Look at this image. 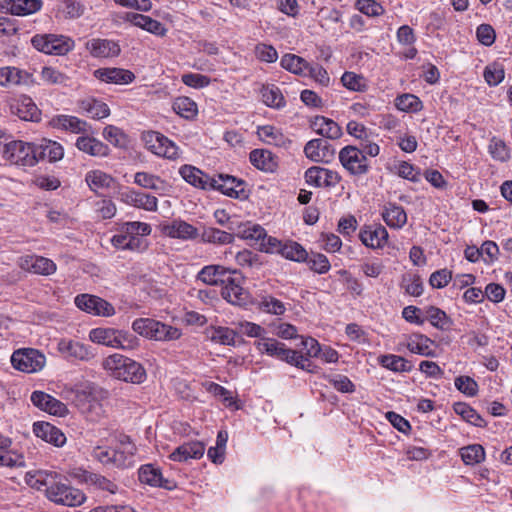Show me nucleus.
<instances>
[{
  "mask_svg": "<svg viewBox=\"0 0 512 512\" xmlns=\"http://www.w3.org/2000/svg\"><path fill=\"white\" fill-rule=\"evenodd\" d=\"M75 145L78 150L93 157H106L110 151L102 141L88 135L79 136Z\"/></svg>",
  "mask_w": 512,
  "mask_h": 512,
  "instance_id": "c756f323",
  "label": "nucleus"
},
{
  "mask_svg": "<svg viewBox=\"0 0 512 512\" xmlns=\"http://www.w3.org/2000/svg\"><path fill=\"white\" fill-rule=\"evenodd\" d=\"M261 95L263 102L269 107L280 108L285 105V99L280 89L275 85L263 86Z\"/></svg>",
  "mask_w": 512,
  "mask_h": 512,
  "instance_id": "4d7b16f0",
  "label": "nucleus"
},
{
  "mask_svg": "<svg viewBox=\"0 0 512 512\" xmlns=\"http://www.w3.org/2000/svg\"><path fill=\"white\" fill-rule=\"evenodd\" d=\"M121 230L131 242H139L138 252L144 251L147 248V241L144 237L151 233L152 229L149 224L138 221L126 222L121 226Z\"/></svg>",
  "mask_w": 512,
  "mask_h": 512,
  "instance_id": "a878e982",
  "label": "nucleus"
},
{
  "mask_svg": "<svg viewBox=\"0 0 512 512\" xmlns=\"http://www.w3.org/2000/svg\"><path fill=\"white\" fill-rule=\"evenodd\" d=\"M488 150L492 158L497 161L505 162L510 158L509 149L502 140L496 137L490 140Z\"/></svg>",
  "mask_w": 512,
  "mask_h": 512,
  "instance_id": "338daca9",
  "label": "nucleus"
},
{
  "mask_svg": "<svg viewBox=\"0 0 512 512\" xmlns=\"http://www.w3.org/2000/svg\"><path fill=\"white\" fill-rule=\"evenodd\" d=\"M341 82L346 88L353 91H365L367 88L365 78L354 72H345L341 77Z\"/></svg>",
  "mask_w": 512,
  "mask_h": 512,
  "instance_id": "774afa93",
  "label": "nucleus"
},
{
  "mask_svg": "<svg viewBox=\"0 0 512 512\" xmlns=\"http://www.w3.org/2000/svg\"><path fill=\"white\" fill-rule=\"evenodd\" d=\"M339 161L352 175H363L369 170V163L363 152L355 146H345L339 152Z\"/></svg>",
  "mask_w": 512,
  "mask_h": 512,
  "instance_id": "9d476101",
  "label": "nucleus"
},
{
  "mask_svg": "<svg viewBox=\"0 0 512 512\" xmlns=\"http://www.w3.org/2000/svg\"><path fill=\"white\" fill-rule=\"evenodd\" d=\"M42 7L41 0H9L7 10L17 16H24L39 11Z\"/></svg>",
  "mask_w": 512,
  "mask_h": 512,
  "instance_id": "c03bdc74",
  "label": "nucleus"
},
{
  "mask_svg": "<svg viewBox=\"0 0 512 512\" xmlns=\"http://www.w3.org/2000/svg\"><path fill=\"white\" fill-rule=\"evenodd\" d=\"M31 44L36 50L50 55H65L75 46L72 38L57 34H37L32 37Z\"/></svg>",
  "mask_w": 512,
  "mask_h": 512,
  "instance_id": "423d86ee",
  "label": "nucleus"
},
{
  "mask_svg": "<svg viewBox=\"0 0 512 512\" xmlns=\"http://www.w3.org/2000/svg\"><path fill=\"white\" fill-rule=\"evenodd\" d=\"M307 158L313 162L330 163L335 157V148L327 140L312 139L304 147Z\"/></svg>",
  "mask_w": 512,
  "mask_h": 512,
  "instance_id": "2eb2a0df",
  "label": "nucleus"
},
{
  "mask_svg": "<svg viewBox=\"0 0 512 512\" xmlns=\"http://www.w3.org/2000/svg\"><path fill=\"white\" fill-rule=\"evenodd\" d=\"M134 182L143 188L151 189L159 193L164 192L167 187L163 179L147 172H137L134 176Z\"/></svg>",
  "mask_w": 512,
  "mask_h": 512,
  "instance_id": "09e8293b",
  "label": "nucleus"
},
{
  "mask_svg": "<svg viewBox=\"0 0 512 512\" xmlns=\"http://www.w3.org/2000/svg\"><path fill=\"white\" fill-rule=\"evenodd\" d=\"M207 336L214 343L235 346L237 331L229 327L211 326L207 329Z\"/></svg>",
  "mask_w": 512,
  "mask_h": 512,
  "instance_id": "58836bf2",
  "label": "nucleus"
},
{
  "mask_svg": "<svg viewBox=\"0 0 512 512\" xmlns=\"http://www.w3.org/2000/svg\"><path fill=\"white\" fill-rule=\"evenodd\" d=\"M355 8L368 17H378L384 14V7L375 0H357Z\"/></svg>",
  "mask_w": 512,
  "mask_h": 512,
  "instance_id": "0e129e2a",
  "label": "nucleus"
},
{
  "mask_svg": "<svg viewBox=\"0 0 512 512\" xmlns=\"http://www.w3.org/2000/svg\"><path fill=\"white\" fill-rule=\"evenodd\" d=\"M237 236L256 245L259 239L266 236V230L259 224L245 222L238 225Z\"/></svg>",
  "mask_w": 512,
  "mask_h": 512,
  "instance_id": "de8ad7c7",
  "label": "nucleus"
},
{
  "mask_svg": "<svg viewBox=\"0 0 512 512\" xmlns=\"http://www.w3.org/2000/svg\"><path fill=\"white\" fill-rule=\"evenodd\" d=\"M313 130L328 139H338L342 136L341 127L332 119L326 118L324 116H317L312 121Z\"/></svg>",
  "mask_w": 512,
  "mask_h": 512,
  "instance_id": "f704fd0d",
  "label": "nucleus"
},
{
  "mask_svg": "<svg viewBox=\"0 0 512 512\" xmlns=\"http://www.w3.org/2000/svg\"><path fill=\"white\" fill-rule=\"evenodd\" d=\"M230 271L221 265H208L201 269L198 279L208 285L224 283Z\"/></svg>",
  "mask_w": 512,
  "mask_h": 512,
  "instance_id": "ea45409f",
  "label": "nucleus"
},
{
  "mask_svg": "<svg viewBox=\"0 0 512 512\" xmlns=\"http://www.w3.org/2000/svg\"><path fill=\"white\" fill-rule=\"evenodd\" d=\"M257 350L262 354L277 358L285 361L302 370L311 372V362L307 360L297 350L289 349L284 343L277 341L274 338L264 337L255 342Z\"/></svg>",
  "mask_w": 512,
  "mask_h": 512,
  "instance_id": "7ed1b4c3",
  "label": "nucleus"
},
{
  "mask_svg": "<svg viewBox=\"0 0 512 512\" xmlns=\"http://www.w3.org/2000/svg\"><path fill=\"white\" fill-rule=\"evenodd\" d=\"M85 47L94 58H113L121 52L118 42L110 39L93 38L86 42Z\"/></svg>",
  "mask_w": 512,
  "mask_h": 512,
  "instance_id": "6ab92c4d",
  "label": "nucleus"
},
{
  "mask_svg": "<svg viewBox=\"0 0 512 512\" xmlns=\"http://www.w3.org/2000/svg\"><path fill=\"white\" fill-rule=\"evenodd\" d=\"M33 432L38 438L57 447L63 446L66 442L65 435L48 422H35L33 424Z\"/></svg>",
  "mask_w": 512,
  "mask_h": 512,
  "instance_id": "bb28decb",
  "label": "nucleus"
},
{
  "mask_svg": "<svg viewBox=\"0 0 512 512\" xmlns=\"http://www.w3.org/2000/svg\"><path fill=\"white\" fill-rule=\"evenodd\" d=\"M257 135L263 142L277 147H287L291 143L290 139L280 129L271 125L258 127Z\"/></svg>",
  "mask_w": 512,
  "mask_h": 512,
  "instance_id": "e433bc0d",
  "label": "nucleus"
},
{
  "mask_svg": "<svg viewBox=\"0 0 512 512\" xmlns=\"http://www.w3.org/2000/svg\"><path fill=\"white\" fill-rule=\"evenodd\" d=\"M33 83L32 74L16 67L0 68V85L2 87L30 85Z\"/></svg>",
  "mask_w": 512,
  "mask_h": 512,
  "instance_id": "b1692460",
  "label": "nucleus"
},
{
  "mask_svg": "<svg viewBox=\"0 0 512 512\" xmlns=\"http://www.w3.org/2000/svg\"><path fill=\"white\" fill-rule=\"evenodd\" d=\"M305 180L307 184L315 187H335L341 180L338 172L319 166H313L306 170Z\"/></svg>",
  "mask_w": 512,
  "mask_h": 512,
  "instance_id": "dca6fc26",
  "label": "nucleus"
},
{
  "mask_svg": "<svg viewBox=\"0 0 512 512\" xmlns=\"http://www.w3.org/2000/svg\"><path fill=\"white\" fill-rule=\"evenodd\" d=\"M205 444L198 440L184 442L176 447L169 455V459L176 462H187L188 460H198L205 453Z\"/></svg>",
  "mask_w": 512,
  "mask_h": 512,
  "instance_id": "412c9836",
  "label": "nucleus"
},
{
  "mask_svg": "<svg viewBox=\"0 0 512 512\" xmlns=\"http://www.w3.org/2000/svg\"><path fill=\"white\" fill-rule=\"evenodd\" d=\"M12 366L24 373H37L46 365V356L34 348H22L13 352Z\"/></svg>",
  "mask_w": 512,
  "mask_h": 512,
  "instance_id": "6e6552de",
  "label": "nucleus"
},
{
  "mask_svg": "<svg viewBox=\"0 0 512 512\" xmlns=\"http://www.w3.org/2000/svg\"><path fill=\"white\" fill-rule=\"evenodd\" d=\"M162 233L170 238L193 240L199 235L198 229L181 219H174L161 226Z\"/></svg>",
  "mask_w": 512,
  "mask_h": 512,
  "instance_id": "aec40b11",
  "label": "nucleus"
},
{
  "mask_svg": "<svg viewBox=\"0 0 512 512\" xmlns=\"http://www.w3.org/2000/svg\"><path fill=\"white\" fill-rule=\"evenodd\" d=\"M280 254L284 258L296 262H304L308 258V253L303 246L294 241L282 244Z\"/></svg>",
  "mask_w": 512,
  "mask_h": 512,
  "instance_id": "5fc2aeb1",
  "label": "nucleus"
},
{
  "mask_svg": "<svg viewBox=\"0 0 512 512\" xmlns=\"http://www.w3.org/2000/svg\"><path fill=\"white\" fill-rule=\"evenodd\" d=\"M460 455L466 465H476L485 459V451L480 444H472L461 448Z\"/></svg>",
  "mask_w": 512,
  "mask_h": 512,
  "instance_id": "6e6d98bb",
  "label": "nucleus"
},
{
  "mask_svg": "<svg viewBox=\"0 0 512 512\" xmlns=\"http://www.w3.org/2000/svg\"><path fill=\"white\" fill-rule=\"evenodd\" d=\"M225 284L222 288V296L228 302L236 305H242L247 302L248 293L245 289L236 281V279L227 276Z\"/></svg>",
  "mask_w": 512,
  "mask_h": 512,
  "instance_id": "473e14b6",
  "label": "nucleus"
},
{
  "mask_svg": "<svg viewBox=\"0 0 512 512\" xmlns=\"http://www.w3.org/2000/svg\"><path fill=\"white\" fill-rule=\"evenodd\" d=\"M384 222L394 229L402 228L407 222V214L405 210L394 203H387L382 211Z\"/></svg>",
  "mask_w": 512,
  "mask_h": 512,
  "instance_id": "c9c22d12",
  "label": "nucleus"
},
{
  "mask_svg": "<svg viewBox=\"0 0 512 512\" xmlns=\"http://www.w3.org/2000/svg\"><path fill=\"white\" fill-rule=\"evenodd\" d=\"M426 316L431 325L437 329L445 330L451 324V320L447 314L443 310L434 306H430L426 309Z\"/></svg>",
  "mask_w": 512,
  "mask_h": 512,
  "instance_id": "052dcab7",
  "label": "nucleus"
},
{
  "mask_svg": "<svg viewBox=\"0 0 512 512\" xmlns=\"http://www.w3.org/2000/svg\"><path fill=\"white\" fill-rule=\"evenodd\" d=\"M106 398L107 391L96 387H87L77 391L75 404L88 421L99 422L106 416L103 405V400Z\"/></svg>",
  "mask_w": 512,
  "mask_h": 512,
  "instance_id": "20e7f679",
  "label": "nucleus"
},
{
  "mask_svg": "<svg viewBox=\"0 0 512 512\" xmlns=\"http://www.w3.org/2000/svg\"><path fill=\"white\" fill-rule=\"evenodd\" d=\"M504 75L503 66L496 62L486 66L483 73L484 79L489 86L500 84L504 79Z\"/></svg>",
  "mask_w": 512,
  "mask_h": 512,
  "instance_id": "e2e57ef3",
  "label": "nucleus"
},
{
  "mask_svg": "<svg viewBox=\"0 0 512 512\" xmlns=\"http://www.w3.org/2000/svg\"><path fill=\"white\" fill-rule=\"evenodd\" d=\"M17 264L24 271L43 276L52 275L57 269L51 259L38 255L21 256Z\"/></svg>",
  "mask_w": 512,
  "mask_h": 512,
  "instance_id": "4468645a",
  "label": "nucleus"
},
{
  "mask_svg": "<svg viewBox=\"0 0 512 512\" xmlns=\"http://www.w3.org/2000/svg\"><path fill=\"white\" fill-rule=\"evenodd\" d=\"M89 339L114 349L133 350L138 347V339L134 335L113 328H94L89 333Z\"/></svg>",
  "mask_w": 512,
  "mask_h": 512,
  "instance_id": "39448f33",
  "label": "nucleus"
},
{
  "mask_svg": "<svg viewBox=\"0 0 512 512\" xmlns=\"http://www.w3.org/2000/svg\"><path fill=\"white\" fill-rule=\"evenodd\" d=\"M361 242L370 248H380L388 240V232L385 227L379 225L375 228L366 227L360 231Z\"/></svg>",
  "mask_w": 512,
  "mask_h": 512,
  "instance_id": "2f4dec72",
  "label": "nucleus"
},
{
  "mask_svg": "<svg viewBox=\"0 0 512 512\" xmlns=\"http://www.w3.org/2000/svg\"><path fill=\"white\" fill-rule=\"evenodd\" d=\"M234 325L237 335L242 334L247 337L258 338V340L265 337L266 331L259 324L244 320L234 323Z\"/></svg>",
  "mask_w": 512,
  "mask_h": 512,
  "instance_id": "680f3d73",
  "label": "nucleus"
},
{
  "mask_svg": "<svg viewBox=\"0 0 512 512\" xmlns=\"http://www.w3.org/2000/svg\"><path fill=\"white\" fill-rule=\"evenodd\" d=\"M51 123L56 128L68 130L72 133L85 132L87 127L85 121L70 115H58L52 119Z\"/></svg>",
  "mask_w": 512,
  "mask_h": 512,
  "instance_id": "49530a36",
  "label": "nucleus"
},
{
  "mask_svg": "<svg viewBox=\"0 0 512 512\" xmlns=\"http://www.w3.org/2000/svg\"><path fill=\"white\" fill-rule=\"evenodd\" d=\"M80 108L93 119H103L109 116L108 105L94 98H87L80 102Z\"/></svg>",
  "mask_w": 512,
  "mask_h": 512,
  "instance_id": "a18cd8bd",
  "label": "nucleus"
},
{
  "mask_svg": "<svg viewBox=\"0 0 512 512\" xmlns=\"http://www.w3.org/2000/svg\"><path fill=\"white\" fill-rule=\"evenodd\" d=\"M142 139L147 149L157 156L169 160H176L180 156L179 147L159 132L144 133Z\"/></svg>",
  "mask_w": 512,
  "mask_h": 512,
  "instance_id": "1a4fd4ad",
  "label": "nucleus"
},
{
  "mask_svg": "<svg viewBox=\"0 0 512 512\" xmlns=\"http://www.w3.org/2000/svg\"><path fill=\"white\" fill-rule=\"evenodd\" d=\"M433 341L423 334H412L407 339V349L414 354L422 356H433L434 352L431 348Z\"/></svg>",
  "mask_w": 512,
  "mask_h": 512,
  "instance_id": "a19ab883",
  "label": "nucleus"
},
{
  "mask_svg": "<svg viewBox=\"0 0 512 512\" xmlns=\"http://www.w3.org/2000/svg\"><path fill=\"white\" fill-rule=\"evenodd\" d=\"M3 156L11 164L21 167H33L37 164L35 143L21 140L6 143Z\"/></svg>",
  "mask_w": 512,
  "mask_h": 512,
  "instance_id": "0eeeda50",
  "label": "nucleus"
},
{
  "mask_svg": "<svg viewBox=\"0 0 512 512\" xmlns=\"http://www.w3.org/2000/svg\"><path fill=\"white\" fill-rule=\"evenodd\" d=\"M211 182L210 188L218 190L229 197L238 198L240 192L243 191V181L230 175L219 174L217 177H212Z\"/></svg>",
  "mask_w": 512,
  "mask_h": 512,
  "instance_id": "393cba45",
  "label": "nucleus"
},
{
  "mask_svg": "<svg viewBox=\"0 0 512 512\" xmlns=\"http://www.w3.org/2000/svg\"><path fill=\"white\" fill-rule=\"evenodd\" d=\"M280 65L285 70L300 76H307L309 63L302 57L294 54H285L282 56Z\"/></svg>",
  "mask_w": 512,
  "mask_h": 512,
  "instance_id": "8fccbe9b",
  "label": "nucleus"
},
{
  "mask_svg": "<svg viewBox=\"0 0 512 512\" xmlns=\"http://www.w3.org/2000/svg\"><path fill=\"white\" fill-rule=\"evenodd\" d=\"M172 108L176 114L185 118L193 119L197 113V104L189 97H178L174 100Z\"/></svg>",
  "mask_w": 512,
  "mask_h": 512,
  "instance_id": "603ef678",
  "label": "nucleus"
},
{
  "mask_svg": "<svg viewBox=\"0 0 512 512\" xmlns=\"http://www.w3.org/2000/svg\"><path fill=\"white\" fill-rule=\"evenodd\" d=\"M93 75L104 83L116 85L130 84L135 80V75L132 71L118 67L99 68L93 72Z\"/></svg>",
  "mask_w": 512,
  "mask_h": 512,
  "instance_id": "a211bd4d",
  "label": "nucleus"
},
{
  "mask_svg": "<svg viewBox=\"0 0 512 512\" xmlns=\"http://www.w3.org/2000/svg\"><path fill=\"white\" fill-rule=\"evenodd\" d=\"M378 361L381 366L393 372H409L411 370V365L409 362L405 358L398 355H381L378 358Z\"/></svg>",
  "mask_w": 512,
  "mask_h": 512,
  "instance_id": "3c124183",
  "label": "nucleus"
},
{
  "mask_svg": "<svg viewBox=\"0 0 512 512\" xmlns=\"http://www.w3.org/2000/svg\"><path fill=\"white\" fill-rule=\"evenodd\" d=\"M85 182L93 192L100 193L112 188L114 179L110 174L96 169L86 173Z\"/></svg>",
  "mask_w": 512,
  "mask_h": 512,
  "instance_id": "72a5a7b5",
  "label": "nucleus"
},
{
  "mask_svg": "<svg viewBox=\"0 0 512 512\" xmlns=\"http://www.w3.org/2000/svg\"><path fill=\"white\" fill-rule=\"evenodd\" d=\"M454 411L455 413L460 415L463 418V420L474 426L482 427L485 425L484 419L471 406H469L466 403L454 404Z\"/></svg>",
  "mask_w": 512,
  "mask_h": 512,
  "instance_id": "13d9d810",
  "label": "nucleus"
},
{
  "mask_svg": "<svg viewBox=\"0 0 512 512\" xmlns=\"http://www.w3.org/2000/svg\"><path fill=\"white\" fill-rule=\"evenodd\" d=\"M395 106L404 112H417L422 109V102L417 96L406 93L395 99Z\"/></svg>",
  "mask_w": 512,
  "mask_h": 512,
  "instance_id": "bf43d9fd",
  "label": "nucleus"
},
{
  "mask_svg": "<svg viewBox=\"0 0 512 512\" xmlns=\"http://www.w3.org/2000/svg\"><path fill=\"white\" fill-rule=\"evenodd\" d=\"M181 177L196 188L210 189L211 178L200 169L192 165H183L179 169Z\"/></svg>",
  "mask_w": 512,
  "mask_h": 512,
  "instance_id": "7c9ffc66",
  "label": "nucleus"
},
{
  "mask_svg": "<svg viewBox=\"0 0 512 512\" xmlns=\"http://www.w3.org/2000/svg\"><path fill=\"white\" fill-rule=\"evenodd\" d=\"M11 112L25 121L40 120V110L29 96L22 95L11 104Z\"/></svg>",
  "mask_w": 512,
  "mask_h": 512,
  "instance_id": "5701e85b",
  "label": "nucleus"
},
{
  "mask_svg": "<svg viewBox=\"0 0 512 512\" xmlns=\"http://www.w3.org/2000/svg\"><path fill=\"white\" fill-rule=\"evenodd\" d=\"M102 366L112 377L125 382L141 384L147 378L146 370L139 362L122 354L108 356Z\"/></svg>",
  "mask_w": 512,
  "mask_h": 512,
  "instance_id": "f03ea898",
  "label": "nucleus"
},
{
  "mask_svg": "<svg viewBox=\"0 0 512 512\" xmlns=\"http://www.w3.org/2000/svg\"><path fill=\"white\" fill-rule=\"evenodd\" d=\"M103 138L115 147H125L127 144L126 135L123 131L113 125H108L103 130Z\"/></svg>",
  "mask_w": 512,
  "mask_h": 512,
  "instance_id": "69168bd1",
  "label": "nucleus"
},
{
  "mask_svg": "<svg viewBox=\"0 0 512 512\" xmlns=\"http://www.w3.org/2000/svg\"><path fill=\"white\" fill-rule=\"evenodd\" d=\"M251 164L264 172H273L277 168V161L274 155L265 149H254L250 152Z\"/></svg>",
  "mask_w": 512,
  "mask_h": 512,
  "instance_id": "4c0bfd02",
  "label": "nucleus"
},
{
  "mask_svg": "<svg viewBox=\"0 0 512 512\" xmlns=\"http://www.w3.org/2000/svg\"><path fill=\"white\" fill-rule=\"evenodd\" d=\"M123 19L157 36H164L167 32V29L161 22L143 14L127 12Z\"/></svg>",
  "mask_w": 512,
  "mask_h": 512,
  "instance_id": "4be33fe9",
  "label": "nucleus"
},
{
  "mask_svg": "<svg viewBox=\"0 0 512 512\" xmlns=\"http://www.w3.org/2000/svg\"><path fill=\"white\" fill-rule=\"evenodd\" d=\"M126 202L147 211H156L158 200L155 196L137 191H128L125 194Z\"/></svg>",
  "mask_w": 512,
  "mask_h": 512,
  "instance_id": "37998d69",
  "label": "nucleus"
},
{
  "mask_svg": "<svg viewBox=\"0 0 512 512\" xmlns=\"http://www.w3.org/2000/svg\"><path fill=\"white\" fill-rule=\"evenodd\" d=\"M76 306L93 315L109 317L115 314V309L108 301L89 294H81L75 298Z\"/></svg>",
  "mask_w": 512,
  "mask_h": 512,
  "instance_id": "9b49d317",
  "label": "nucleus"
},
{
  "mask_svg": "<svg viewBox=\"0 0 512 512\" xmlns=\"http://www.w3.org/2000/svg\"><path fill=\"white\" fill-rule=\"evenodd\" d=\"M149 339L155 341H173L181 337L182 332L177 327L155 320Z\"/></svg>",
  "mask_w": 512,
  "mask_h": 512,
  "instance_id": "79ce46f5",
  "label": "nucleus"
},
{
  "mask_svg": "<svg viewBox=\"0 0 512 512\" xmlns=\"http://www.w3.org/2000/svg\"><path fill=\"white\" fill-rule=\"evenodd\" d=\"M57 351L71 361H89L95 356L89 346L70 339H61L57 344Z\"/></svg>",
  "mask_w": 512,
  "mask_h": 512,
  "instance_id": "ddd939ff",
  "label": "nucleus"
},
{
  "mask_svg": "<svg viewBox=\"0 0 512 512\" xmlns=\"http://www.w3.org/2000/svg\"><path fill=\"white\" fill-rule=\"evenodd\" d=\"M201 238L204 242L221 245L230 244L234 241L233 234L214 227L204 228Z\"/></svg>",
  "mask_w": 512,
  "mask_h": 512,
  "instance_id": "864d4df0",
  "label": "nucleus"
},
{
  "mask_svg": "<svg viewBox=\"0 0 512 512\" xmlns=\"http://www.w3.org/2000/svg\"><path fill=\"white\" fill-rule=\"evenodd\" d=\"M138 474L140 482L144 484L165 489H172L174 486L171 481L163 477L160 469L152 464L141 466Z\"/></svg>",
  "mask_w": 512,
  "mask_h": 512,
  "instance_id": "cd10ccee",
  "label": "nucleus"
},
{
  "mask_svg": "<svg viewBox=\"0 0 512 512\" xmlns=\"http://www.w3.org/2000/svg\"><path fill=\"white\" fill-rule=\"evenodd\" d=\"M30 399L36 407L51 415L63 417L68 414V408L63 402L43 391H34Z\"/></svg>",
  "mask_w": 512,
  "mask_h": 512,
  "instance_id": "f3484780",
  "label": "nucleus"
},
{
  "mask_svg": "<svg viewBox=\"0 0 512 512\" xmlns=\"http://www.w3.org/2000/svg\"><path fill=\"white\" fill-rule=\"evenodd\" d=\"M26 482L31 488L44 491L46 497L58 505L80 506L86 499L81 490L72 487L64 476L53 471L28 472Z\"/></svg>",
  "mask_w": 512,
  "mask_h": 512,
  "instance_id": "f257e3e1",
  "label": "nucleus"
},
{
  "mask_svg": "<svg viewBox=\"0 0 512 512\" xmlns=\"http://www.w3.org/2000/svg\"><path fill=\"white\" fill-rule=\"evenodd\" d=\"M37 163L47 159L49 162H57L64 156V149L61 144L49 139H42L39 144L35 143Z\"/></svg>",
  "mask_w": 512,
  "mask_h": 512,
  "instance_id": "c85d7f7f",
  "label": "nucleus"
},
{
  "mask_svg": "<svg viewBox=\"0 0 512 512\" xmlns=\"http://www.w3.org/2000/svg\"><path fill=\"white\" fill-rule=\"evenodd\" d=\"M136 446L129 436L122 435L119 437L117 445L112 452V467L128 468L134 465V456Z\"/></svg>",
  "mask_w": 512,
  "mask_h": 512,
  "instance_id": "f8f14e48",
  "label": "nucleus"
}]
</instances>
